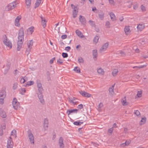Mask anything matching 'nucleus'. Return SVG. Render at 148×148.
I'll list each match as a JSON object with an SVG mask.
<instances>
[{
	"label": "nucleus",
	"mask_w": 148,
	"mask_h": 148,
	"mask_svg": "<svg viewBox=\"0 0 148 148\" xmlns=\"http://www.w3.org/2000/svg\"><path fill=\"white\" fill-rule=\"evenodd\" d=\"M122 104L123 106H126L128 104L126 102L125 100H123L122 101Z\"/></svg>",
	"instance_id": "09e8293b"
},
{
	"label": "nucleus",
	"mask_w": 148,
	"mask_h": 148,
	"mask_svg": "<svg viewBox=\"0 0 148 148\" xmlns=\"http://www.w3.org/2000/svg\"><path fill=\"white\" fill-rule=\"evenodd\" d=\"M34 27H31L28 29L27 32H29L31 34H32V33L34 32Z\"/></svg>",
	"instance_id": "c9c22d12"
},
{
	"label": "nucleus",
	"mask_w": 148,
	"mask_h": 148,
	"mask_svg": "<svg viewBox=\"0 0 148 148\" xmlns=\"http://www.w3.org/2000/svg\"><path fill=\"white\" fill-rule=\"evenodd\" d=\"M126 35H128L130 32L129 26H125L124 29Z\"/></svg>",
	"instance_id": "412c9836"
},
{
	"label": "nucleus",
	"mask_w": 148,
	"mask_h": 148,
	"mask_svg": "<svg viewBox=\"0 0 148 148\" xmlns=\"http://www.w3.org/2000/svg\"><path fill=\"white\" fill-rule=\"evenodd\" d=\"M99 38L98 36H96L94 38L93 40V42L95 43H97L98 41Z\"/></svg>",
	"instance_id": "58836bf2"
},
{
	"label": "nucleus",
	"mask_w": 148,
	"mask_h": 148,
	"mask_svg": "<svg viewBox=\"0 0 148 148\" xmlns=\"http://www.w3.org/2000/svg\"><path fill=\"white\" fill-rule=\"evenodd\" d=\"M31 0H25V3L27 8H29L31 5Z\"/></svg>",
	"instance_id": "2f4dec72"
},
{
	"label": "nucleus",
	"mask_w": 148,
	"mask_h": 148,
	"mask_svg": "<svg viewBox=\"0 0 148 148\" xmlns=\"http://www.w3.org/2000/svg\"><path fill=\"white\" fill-rule=\"evenodd\" d=\"M71 49V48L69 46H67L65 47V50L67 51H69Z\"/></svg>",
	"instance_id": "5fc2aeb1"
},
{
	"label": "nucleus",
	"mask_w": 148,
	"mask_h": 148,
	"mask_svg": "<svg viewBox=\"0 0 148 148\" xmlns=\"http://www.w3.org/2000/svg\"><path fill=\"white\" fill-rule=\"evenodd\" d=\"M7 69L6 70L5 69V73H6L7 71H8V70H9V69H10V66L7 65Z\"/></svg>",
	"instance_id": "69168bd1"
},
{
	"label": "nucleus",
	"mask_w": 148,
	"mask_h": 148,
	"mask_svg": "<svg viewBox=\"0 0 148 148\" xmlns=\"http://www.w3.org/2000/svg\"><path fill=\"white\" fill-rule=\"evenodd\" d=\"M16 133V131L13 130L12 131L11 134V135H14H14H15L16 136V135H15Z\"/></svg>",
	"instance_id": "4d7b16f0"
},
{
	"label": "nucleus",
	"mask_w": 148,
	"mask_h": 148,
	"mask_svg": "<svg viewBox=\"0 0 148 148\" xmlns=\"http://www.w3.org/2000/svg\"><path fill=\"white\" fill-rule=\"evenodd\" d=\"M48 120L45 119H44L43 123V127L45 130L47 129L48 128Z\"/></svg>",
	"instance_id": "f3484780"
},
{
	"label": "nucleus",
	"mask_w": 148,
	"mask_h": 148,
	"mask_svg": "<svg viewBox=\"0 0 148 148\" xmlns=\"http://www.w3.org/2000/svg\"><path fill=\"white\" fill-rule=\"evenodd\" d=\"M104 13L101 11H100L99 12L98 16L99 18L101 20L103 19L104 17Z\"/></svg>",
	"instance_id": "aec40b11"
},
{
	"label": "nucleus",
	"mask_w": 148,
	"mask_h": 148,
	"mask_svg": "<svg viewBox=\"0 0 148 148\" xmlns=\"http://www.w3.org/2000/svg\"><path fill=\"white\" fill-rule=\"evenodd\" d=\"M21 19V16H18L16 17L15 19V26L19 27L20 26V24L19 23V20Z\"/></svg>",
	"instance_id": "a211bd4d"
},
{
	"label": "nucleus",
	"mask_w": 148,
	"mask_h": 148,
	"mask_svg": "<svg viewBox=\"0 0 148 148\" xmlns=\"http://www.w3.org/2000/svg\"><path fill=\"white\" fill-rule=\"evenodd\" d=\"M68 101L71 104L75 105L78 103L79 100L75 97H73L69 98Z\"/></svg>",
	"instance_id": "423d86ee"
},
{
	"label": "nucleus",
	"mask_w": 148,
	"mask_h": 148,
	"mask_svg": "<svg viewBox=\"0 0 148 148\" xmlns=\"http://www.w3.org/2000/svg\"><path fill=\"white\" fill-rule=\"evenodd\" d=\"M3 41L4 44L10 48L12 47V44L10 41L7 38L5 35H3L2 37Z\"/></svg>",
	"instance_id": "f03ea898"
},
{
	"label": "nucleus",
	"mask_w": 148,
	"mask_h": 148,
	"mask_svg": "<svg viewBox=\"0 0 148 148\" xmlns=\"http://www.w3.org/2000/svg\"><path fill=\"white\" fill-rule=\"evenodd\" d=\"M67 37V35L66 34L63 35L61 36V38L62 39H65Z\"/></svg>",
	"instance_id": "052dcab7"
},
{
	"label": "nucleus",
	"mask_w": 148,
	"mask_h": 148,
	"mask_svg": "<svg viewBox=\"0 0 148 148\" xmlns=\"http://www.w3.org/2000/svg\"><path fill=\"white\" fill-rule=\"evenodd\" d=\"M142 91H138L137 94V96L139 97H140L142 96Z\"/></svg>",
	"instance_id": "c03bdc74"
},
{
	"label": "nucleus",
	"mask_w": 148,
	"mask_h": 148,
	"mask_svg": "<svg viewBox=\"0 0 148 148\" xmlns=\"http://www.w3.org/2000/svg\"><path fill=\"white\" fill-rule=\"evenodd\" d=\"M24 35L23 28H20L18 31V40L17 43V50L19 51L22 47Z\"/></svg>",
	"instance_id": "f257e3e1"
},
{
	"label": "nucleus",
	"mask_w": 148,
	"mask_h": 148,
	"mask_svg": "<svg viewBox=\"0 0 148 148\" xmlns=\"http://www.w3.org/2000/svg\"><path fill=\"white\" fill-rule=\"evenodd\" d=\"M83 122L80 121H75L73 122V124L76 125H80L82 124L83 123Z\"/></svg>",
	"instance_id": "ea45409f"
},
{
	"label": "nucleus",
	"mask_w": 148,
	"mask_h": 148,
	"mask_svg": "<svg viewBox=\"0 0 148 148\" xmlns=\"http://www.w3.org/2000/svg\"><path fill=\"white\" fill-rule=\"evenodd\" d=\"M18 72L19 71L17 69H16L14 70V74L15 75H16Z\"/></svg>",
	"instance_id": "338daca9"
},
{
	"label": "nucleus",
	"mask_w": 148,
	"mask_h": 148,
	"mask_svg": "<svg viewBox=\"0 0 148 148\" xmlns=\"http://www.w3.org/2000/svg\"><path fill=\"white\" fill-rule=\"evenodd\" d=\"M88 23L92 26L94 27H95V22L91 20H89L88 21Z\"/></svg>",
	"instance_id": "a19ab883"
},
{
	"label": "nucleus",
	"mask_w": 148,
	"mask_h": 148,
	"mask_svg": "<svg viewBox=\"0 0 148 148\" xmlns=\"http://www.w3.org/2000/svg\"><path fill=\"white\" fill-rule=\"evenodd\" d=\"M3 134V131L2 130V127L0 126V135L1 136Z\"/></svg>",
	"instance_id": "603ef678"
},
{
	"label": "nucleus",
	"mask_w": 148,
	"mask_h": 148,
	"mask_svg": "<svg viewBox=\"0 0 148 148\" xmlns=\"http://www.w3.org/2000/svg\"><path fill=\"white\" fill-rule=\"evenodd\" d=\"M92 56L94 59L97 58V50L96 49L92 51Z\"/></svg>",
	"instance_id": "4be33fe9"
},
{
	"label": "nucleus",
	"mask_w": 148,
	"mask_h": 148,
	"mask_svg": "<svg viewBox=\"0 0 148 148\" xmlns=\"http://www.w3.org/2000/svg\"><path fill=\"white\" fill-rule=\"evenodd\" d=\"M28 136L31 144L34 143V136L30 130L28 131Z\"/></svg>",
	"instance_id": "1a4fd4ad"
},
{
	"label": "nucleus",
	"mask_w": 148,
	"mask_h": 148,
	"mask_svg": "<svg viewBox=\"0 0 148 148\" xmlns=\"http://www.w3.org/2000/svg\"><path fill=\"white\" fill-rule=\"evenodd\" d=\"M12 104L13 107L15 110H20L19 108H20L19 106V103L18 102L17 99L14 98L12 101Z\"/></svg>",
	"instance_id": "20e7f679"
},
{
	"label": "nucleus",
	"mask_w": 148,
	"mask_h": 148,
	"mask_svg": "<svg viewBox=\"0 0 148 148\" xmlns=\"http://www.w3.org/2000/svg\"><path fill=\"white\" fill-rule=\"evenodd\" d=\"M120 53L121 55V56H124L125 55V53L123 51H120Z\"/></svg>",
	"instance_id": "13d9d810"
},
{
	"label": "nucleus",
	"mask_w": 148,
	"mask_h": 148,
	"mask_svg": "<svg viewBox=\"0 0 148 148\" xmlns=\"http://www.w3.org/2000/svg\"><path fill=\"white\" fill-rule=\"evenodd\" d=\"M78 60L79 63L83 64L84 62V60L83 58L81 57H79L78 58Z\"/></svg>",
	"instance_id": "4c0bfd02"
},
{
	"label": "nucleus",
	"mask_w": 148,
	"mask_h": 148,
	"mask_svg": "<svg viewBox=\"0 0 148 148\" xmlns=\"http://www.w3.org/2000/svg\"><path fill=\"white\" fill-rule=\"evenodd\" d=\"M0 116L3 118H5L6 114L5 112H0Z\"/></svg>",
	"instance_id": "7c9ffc66"
},
{
	"label": "nucleus",
	"mask_w": 148,
	"mask_h": 148,
	"mask_svg": "<svg viewBox=\"0 0 148 148\" xmlns=\"http://www.w3.org/2000/svg\"><path fill=\"white\" fill-rule=\"evenodd\" d=\"M146 65H143L141 66H134L133 67V68L135 69L136 68L137 70H138L141 68H143L146 66Z\"/></svg>",
	"instance_id": "e433bc0d"
},
{
	"label": "nucleus",
	"mask_w": 148,
	"mask_h": 148,
	"mask_svg": "<svg viewBox=\"0 0 148 148\" xmlns=\"http://www.w3.org/2000/svg\"><path fill=\"white\" fill-rule=\"evenodd\" d=\"M39 93H37L38 97L40 100V102L42 104H43L44 101L43 99V95H42V92H39Z\"/></svg>",
	"instance_id": "dca6fc26"
},
{
	"label": "nucleus",
	"mask_w": 148,
	"mask_h": 148,
	"mask_svg": "<svg viewBox=\"0 0 148 148\" xmlns=\"http://www.w3.org/2000/svg\"><path fill=\"white\" fill-rule=\"evenodd\" d=\"M58 143L60 146V148H64V145L63 143V139L62 137H60V138Z\"/></svg>",
	"instance_id": "2eb2a0df"
},
{
	"label": "nucleus",
	"mask_w": 148,
	"mask_h": 148,
	"mask_svg": "<svg viewBox=\"0 0 148 148\" xmlns=\"http://www.w3.org/2000/svg\"><path fill=\"white\" fill-rule=\"evenodd\" d=\"M20 93L21 94L24 95L26 92V90L24 88H21L19 89Z\"/></svg>",
	"instance_id": "72a5a7b5"
},
{
	"label": "nucleus",
	"mask_w": 148,
	"mask_h": 148,
	"mask_svg": "<svg viewBox=\"0 0 148 148\" xmlns=\"http://www.w3.org/2000/svg\"><path fill=\"white\" fill-rule=\"evenodd\" d=\"M79 92L80 94L83 97H90L91 96V95L90 94L84 91L81 90Z\"/></svg>",
	"instance_id": "ddd939ff"
},
{
	"label": "nucleus",
	"mask_w": 148,
	"mask_h": 148,
	"mask_svg": "<svg viewBox=\"0 0 148 148\" xmlns=\"http://www.w3.org/2000/svg\"><path fill=\"white\" fill-rule=\"evenodd\" d=\"M13 142L12 138L10 137L9 138L8 140L7 145H13Z\"/></svg>",
	"instance_id": "5701e85b"
},
{
	"label": "nucleus",
	"mask_w": 148,
	"mask_h": 148,
	"mask_svg": "<svg viewBox=\"0 0 148 148\" xmlns=\"http://www.w3.org/2000/svg\"><path fill=\"white\" fill-rule=\"evenodd\" d=\"M13 145H7V148H13Z\"/></svg>",
	"instance_id": "774afa93"
},
{
	"label": "nucleus",
	"mask_w": 148,
	"mask_h": 148,
	"mask_svg": "<svg viewBox=\"0 0 148 148\" xmlns=\"http://www.w3.org/2000/svg\"><path fill=\"white\" fill-rule=\"evenodd\" d=\"M137 27L138 30L141 31L144 28L145 26L143 24H139L137 26Z\"/></svg>",
	"instance_id": "b1692460"
},
{
	"label": "nucleus",
	"mask_w": 148,
	"mask_h": 148,
	"mask_svg": "<svg viewBox=\"0 0 148 148\" xmlns=\"http://www.w3.org/2000/svg\"><path fill=\"white\" fill-rule=\"evenodd\" d=\"M62 56L64 58H66L68 57V54L67 53L63 52L62 53Z\"/></svg>",
	"instance_id": "79ce46f5"
},
{
	"label": "nucleus",
	"mask_w": 148,
	"mask_h": 148,
	"mask_svg": "<svg viewBox=\"0 0 148 148\" xmlns=\"http://www.w3.org/2000/svg\"><path fill=\"white\" fill-rule=\"evenodd\" d=\"M55 60V58L54 57L51 59L49 61L50 64H52L53 62V61Z\"/></svg>",
	"instance_id": "3c124183"
},
{
	"label": "nucleus",
	"mask_w": 148,
	"mask_h": 148,
	"mask_svg": "<svg viewBox=\"0 0 148 148\" xmlns=\"http://www.w3.org/2000/svg\"><path fill=\"white\" fill-rule=\"evenodd\" d=\"M109 15L112 20L113 21H114L116 20V16L113 13H110Z\"/></svg>",
	"instance_id": "a878e982"
},
{
	"label": "nucleus",
	"mask_w": 148,
	"mask_h": 148,
	"mask_svg": "<svg viewBox=\"0 0 148 148\" xmlns=\"http://www.w3.org/2000/svg\"><path fill=\"white\" fill-rule=\"evenodd\" d=\"M103 106V104L101 103H100L98 105V108H101Z\"/></svg>",
	"instance_id": "bf43d9fd"
},
{
	"label": "nucleus",
	"mask_w": 148,
	"mask_h": 148,
	"mask_svg": "<svg viewBox=\"0 0 148 148\" xmlns=\"http://www.w3.org/2000/svg\"><path fill=\"white\" fill-rule=\"evenodd\" d=\"M41 0H37L35 3V6L34 7V8H36L38 7L40 5V3H41Z\"/></svg>",
	"instance_id": "bb28decb"
},
{
	"label": "nucleus",
	"mask_w": 148,
	"mask_h": 148,
	"mask_svg": "<svg viewBox=\"0 0 148 148\" xmlns=\"http://www.w3.org/2000/svg\"><path fill=\"white\" fill-rule=\"evenodd\" d=\"M18 84L16 82V83H14L13 84V89L14 90H15L16 88H17L18 87Z\"/></svg>",
	"instance_id": "a18cd8bd"
},
{
	"label": "nucleus",
	"mask_w": 148,
	"mask_h": 148,
	"mask_svg": "<svg viewBox=\"0 0 148 148\" xmlns=\"http://www.w3.org/2000/svg\"><path fill=\"white\" fill-rule=\"evenodd\" d=\"M27 45L28 46V48L26 50V53L27 52V56H28L29 53L31 49L32 48V46L33 45V40H31L29 41V42H27Z\"/></svg>",
	"instance_id": "6e6552de"
},
{
	"label": "nucleus",
	"mask_w": 148,
	"mask_h": 148,
	"mask_svg": "<svg viewBox=\"0 0 148 148\" xmlns=\"http://www.w3.org/2000/svg\"><path fill=\"white\" fill-rule=\"evenodd\" d=\"M77 108L78 109H81L83 108V105L82 104H79L78 105Z\"/></svg>",
	"instance_id": "6e6d98bb"
},
{
	"label": "nucleus",
	"mask_w": 148,
	"mask_h": 148,
	"mask_svg": "<svg viewBox=\"0 0 148 148\" xmlns=\"http://www.w3.org/2000/svg\"><path fill=\"white\" fill-rule=\"evenodd\" d=\"M34 84V82L33 81H29L27 82L26 84H25V85L24 86H30L32 85H33Z\"/></svg>",
	"instance_id": "cd10ccee"
},
{
	"label": "nucleus",
	"mask_w": 148,
	"mask_h": 148,
	"mask_svg": "<svg viewBox=\"0 0 148 148\" xmlns=\"http://www.w3.org/2000/svg\"><path fill=\"white\" fill-rule=\"evenodd\" d=\"M115 84H114V85L112 86L111 87H110L109 89V93L110 94L112 95L114 93V89Z\"/></svg>",
	"instance_id": "393cba45"
},
{
	"label": "nucleus",
	"mask_w": 148,
	"mask_h": 148,
	"mask_svg": "<svg viewBox=\"0 0 148 148\" xmlns=\"http://www.w3.org/2000/svg\"><path fill=\"white\" fill-rule=\"evenodd\" d=\"M71 7L72 9H73V18H75L76 17L77 13L78 12V8L74 5L73 4L71 5Z\"/></svg>",
	"instance_id": "0eeeda50"
},
{
	"label": "nucleus",
	"mask_w": 148,
	"mask_h": 148,
	"mask_svg": "<svg viewBox=\"0 0 148 148\" xmlns=\"http://www.w3.org/2000/svg\"><path fill=\"white\" fill-rule=\"evenodd\" d=\"M127 141H126V142L125 143L122 144H121V145L122 147H124L126 145H127Z\"/></svg>",
	"instance_id": "0e129e2a"
},
{
	"label": "nucleus",
	"mask_w": 148,
	"mask_h": 148,
	"mask_svg": "<svg viewBox=\"0 0 148 148\" xmlns=\"http://www.w3.org/2000/svg\"><path fill=\"white\" fill-rule=\"evenodd\" d=\"M141 8L143 11H145V6L143 5H141L140 6Z\"/></svg>",
	"instance_id": "864d4df0"
},
{
	"label": "nucleus",
	"mask_w": 148,
	"mask_h": 148,
	"mask_svg": "<svg viewBox=\"0 0 148 148\" xmlns=\"http://www.w3.org/2000/svg\"><path fill=\"white\" fill-rule=\"evenodd\" d=\"M73 70L77 73H79L80 72V69L77 66L75 67Z\"/></svg>",
	"instance_id": "f704fd0d"
},
{
	"label": "nucleus",
	"mask_w": 148,
	"mask_h": 148,
	"mask_svg": "<svg viewBox=\"0 0 148 148\" xmlns=\"http://www.w3.org/2000/svg\"><path fill=\"white\" fill-rule=\"evenodd\" d=\"M108 42L105 43L100 49L99 52L100 53H102L103 51H104L106 50V49L108 48Z\"/></svg>",
	"instance_id": "4468645a"
},
{
	"label": "nucleus",
	"mask_w": 148,
	"mask_h": 148,
	"mask_svg": "<svg viewBox=\"0 0 148 148\" xmlns=\"http://www.w3.org/2000/svg\"><path fill=\"white\" fill-rule=\"evenodd\" d=\"M75 33L76 34L81 38H82L84 37L82 33L78 29L76 30Z\"/></svg>",
	"instance_id": "6ab92c4d"
},
{
	"label": "nucleus",
	"mask_w": 148,
	"mask_h": 148,
	"mask_svg": "<svg viewBox=\"0 0 148 148\" xmlns=\"http://www.w3.org/2000/svg\"><path fill=\"white\" fill-rule=\"evenodd\" d=\"M26 81L25 79H24L23 77H22L21 78V80H20V82L21 84L24 83Z\"/></svg>",
	"instance_id": "49530a36"
},
{
	"label": "nucleus",
	"mask_w": 148,
	"mask_h": 148,
	"mask_svg": "<svg viewBox=\"0 0 148 148\" xmlns=\"http://www.w3.org/2000/svg\"><path fill=\"white\" fill-rule=\"evenodd\" d=\"M57 62L59 64H61L63 63L62 60L60 59H59L57 60Z\"/></svg>",
	"instance_id": "8fccbe9b"
},
{
	"label": "nucleus",
	"mask_w": 148,
	"mask_h": 148,
	"mask_svg": "<svg viewBox=\"0 0 148 148\" xmlns=\"http://www.w3.org/2000/svg\"><path fill=\"white\" fill-rule=\"evenodd\" d=\"M138 7V4L137 3H136L134 5V9H136Z\"/></svg>",
	"instance_id": "680f3d73"
},
{
	"label": "nucleus",
	"mask_w": 148,
	"mask_h": 148,
	"mask_svg": "<svg viewBox=\"0 0 148 148\" xmlns=\"http://www.w3.org/2000/svg\"><path fill=\"white\" fill-rule=\"evenodd\" d=\"M118 72V70L117 69H115L112 72V74L114 76H116L117 75V73Z\"/></svg>",
	"instance_id": "473e14b6"
},
{
	"label": "nucleus",
	"mask_w": 148,
	"mask_h": 148,
	"mask_svg": "<svg viewBox=\"0 0 148 148\" xmlns=\"http://www.w3.org/2000/svg\"><path fill=\"white\" fill-rule=\"evenodd\" d=\"M41 19V24L43 28H45L46 25L47 21L44 17H43L42 15L39 16Z\"/></svg>",
	"instance_id": "9b49d317"
},
{
	"label": "nucleus",
	"mask_w": 148,
	"mask_h": 148,
	"mask_svg": "<svg viewBox=\"0 0 148 148\" xmlns=\"http://www.w3.org/2000/svg\"><path fill=\"white\" fill-rule=\"evenodd\" d=\"M113 130V127H112L109 129L108 131V134H111Z\"/></svg>",
	"instance_id": "37998d69"
},
{
	"label": "nucleus",
	"mask_w": 148,
	"mask_h": 148,
	"mask_svg": "<svg viewBox=\"0 0 148 148\" xmlns=\"http://www.w3.org/2000/svg\"><path fill=\"white\" fill-rule=\"evenodd\" d=\"M36 83L39 92H42L43 89L40 81L37 80L36 81Z\"/></svg>",
	"instance_id": "9d476101"
},
{
	"label": "nucleus",
	"mask_w": 148,
	"mask_h": 148,
	"mask_svg": "<svg viewBox=\"0 0 148 148\" xmlns=\"http://www.w3.org/2000/svg\"><path fill=\"white\" fill-rule=\"evenodd\" d=\"M110 23L109 21H107L106 22V27L108 28H109L110 27Z\"/></svg>",
	"instance_id": "de8ad7c7"
},
{
	"label": "nucleus",
	"mask_w": 148,
	"mask_h": 148,
	"mask_svg": "<svg viewBox=\"0 0 148 148\" xmlns=\"http://www.w3.org/2000/svg\"><path fill=\"white\" fill-rule=\"evenodd\" d=\"M98 73L100 74L103 75L104 73V71L103 69L100 68L97 70Z\"/></svg>",
	"instance_id": "c85d7f7f"
},
{
	"label": "nucleus",
	"mask_w": 148,
	"mask_h": 148,
	"mask_svg": "<svg viewBox=\"0 0 148 148\" xmlns=\"http://www.w3.org/2000/svg\"><path fill=\"white\" fill-rule=\"evenodd\" d=\"M134 114L136 115L137 116H138L140 115V112H134Z\"/></svg>",
	"instance_id": "e2e57ef3"
},
{
	"label": "nucleus",
	"mask_w": 148,
	"mask_h": 148,
	"mask_svg": "<svg viewBox=\"0 0 148 148\" xmlns=\"http://www.w3.org/2000/svg\"><path fill=\"white\" fill-rule=\"evenodd\" d=\"M79 20L82 25H86V21L84 16L80 15L79 17Z\"/></svg>",
	"instance_id": "f8f14e48"
},
{
	"label": "nucleus",
	"mask_w": 148,
	"mask_h": 148,
	"mask_svg": "<svg viewBox=\"0 0 148 148\" xmlns=\"http://www.w3.org/2000/svg\"><path fill=\"white\" fill-rule=\"evenodd\" d=\"M16 5L15 1H13L12 3L9 4L6 7L5 9L7 11L11 10L16 7Z\"/></svg>",
	"instance_id": "39448f33"
},
{
	"label": "nucleus",
	"mask_w": 148,
	"mask_h": 148,
	"mask_svg": "<svg viewBox=\"0 0 148 148\" xmlns=\"http://www.w3.org/2000/svg\"><path fill=\"white\" fill-rule=\"evenodd\" d=\"M146 120V118L145 117H143L142 118L141 120L140 121V125H141L143 124H144Z\"/></svg>",
	"instance_id": "c756f323"
},
{
	"label": "nucleus",
	"mask_w": 148,
	"mask_h": 148,
	"mask_svg": "<svg viewBox=\"0 0 148 148\" xmlns=\"http://www.w3.org/2000/svg\"><path fill=\"white\" fill-rule=\"evenodd\" d=\"M6 96L5 90L2 89L0 91V103L3 104L4 100Z\"/></svg>",
	"instance_id": "7ed1b4c3"
}]
</instances>
